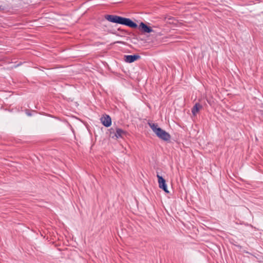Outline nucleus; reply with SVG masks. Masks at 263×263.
<instances>
[{
    "label": "nucleus",
    "instance_id": "obj_1",
    "mask_svg": "<svg viewBox=\"0 0 263 263\" xmlns=\"http://www.w3.org/2000/svg\"><path fill=\"white\" fill-rule=\"evenodd\" d=\"M104 18L110 23L115 24L116 25H121L127 26L133 29L138 27V25L129 18L115 15L105 14Z\"/></svg>",
    "mask_w": 263,
    "mask_h": 263
},
{
    "label": "nucleus",
    "instance_id": "obj_2",
    "mask_svg": "<svg viewBox=\"0 0 263 263\" xmlns=\"http://www.w3.org/2000/svg\"><path fill=\"white\" fill-rule=\"evenodd\" d=\"M161 29L157 27L151 25L149 23V47L158 45L160 40Z\"/></svg>",
    "mask_w": 263,
    "mask_h": 263
},
{
    "label": "nucleus",
    "instance_id": "obj_3",
    "mask_svg": "<svg viewBox=\"0 0 263 263\" xmlns=\"http://www.w3.org/2000/svg\"><path fill=\"white\" fill-rule=\"evenodd\" d=\"M149 126L159 139L165 142L170 141L171 136L170 134L158 127L157 124L149 123Z\"/></svg>",
    "mask_w": 263,
    "mask_h": 263
},
{
    "label": "nucleus",
    "instance_id": "obj_4",
    "mask_svg": "<svg viewBox=\"0 0 263 263\" xmlns=\"http://www.w3.org/2000/svg\"><path fill=\"white\" fill-rule=\"evenodd\" d=\"M109 32L112 34L116 35V36H125L126 35L129 34V33L128 31L122 29L120 27L118 28L117 30L112 29Z\"/></svg>",
    "mask_w": 263,
    "mask_h": 263
},
{
    "label": "nucleus",
    "instance_id": "obj_5",
    "mask_svg": "<svg viewBox=\"0 0 263 263\" xmlns=\"http://www.w3.org/2000/svg\"><path fill=\"white\" fill-rule=\"evenodd\" d=\"M158 179L159 186L160 189L163 190L165 193H168L169 191L167 190V184L165 180L161 176L157 174Z\"/></svg>",
    "mask_w": 263,
    "mask_h": 263
},
{
    "label": "nucleus",
    "instance_id": "obj_6",
    "mask_svg": "<svg viewBox=\"0 0 263 263\" xmlns=\"http://www.w3.org/2000/svg\"><path fill=\"white\" fill-rule=\"evenodd\" d=\"M101 122L106 127H108L111 125V119L108 115H103L100 118Z\"/></svg>",
    "mask_w": 263,
    "mask_h": 263
},
{
    "label": "nucleus",
    "instance_id": "obj_7",
    "mask_svg": "<svg viewBox=\"0 0 263 263\" xmlns=\"http://www.w3.org/2000/svg\"><path fill=\"white\" fill-rule=\"evenodd\" d=\"M140 58V56L138 54H134L131 55H125L124 56V60L125 62L128 63H132L136 61Z\"/></svg>",
    "mask_w": 263,
    "mask_h": 263
},
{
    "label": "nucleus",
    "instance_id": "obj_8",
    "mask_svg": "<svg viewBox=\"0 0 263 263\" xmlns=\"http://www.w3.org/2000/svg\"><path fill=\"white\" fill-rule=\"evenodd\" d=\"M128 135V134L126 131L116 127V134L114 135L115 137V139L124 138V137H127Z\"/></svg>",
    "mask_w": 263,
    "mask_h": 263
},
{
    "label": "nucleus",
    "instance_id": "obj_9",
    "mask_svg": "<svg viewBox=\"0 0 263 263\" xmlns=\"http://www.w3.org/2000/svg\"><path fill=\"white\" fill-rule=\"evenodd\" d=\"M137 28L141 31V33H148V25L143 22H141L139 26L138 25Z\"/></svg>",
    "mask_w": 263,
    "mask_h": 263
},
{
    "label": "nucleus",
    "instance_id": "obj_10",
    "mask_svg": "<svg viewBox=\"0 0 263 263\" xmlns=\"http://www.w3.org/2000/svg\"><path fill=\"white\" fill-rule=\"evenodd\" d=\"M202 108V106L199 103H196L192 108V113L194 116L196 115L197 113L200 109Z\"/></svg>",
    "mask_w": 263,
    "mask_h": 263
},
{
    "label": "nucleus",
    "instance_id": "obj_11",
    "mask_svg": "<svg viewBox=\"0 0 263 263\" xmlns=\"http://www.w3.org/2000/svg\"><path fill=\"white\" fill-rule=\"evenodd\" d=\"M107 134H108L109 137L112 139H115V137L114 135L116 134V128H114L113 127L110 128V129H108V132Z\"/></svg>",
    "mask_w": 263,
    "mask_h": 263
},
{
    "label": "nucleus",
    "instance_id": "obj_12",
    "mask_svg": "<svg viewBox=\"0 0 263 263\" xmlns=\"http://www.w3.org/2000/svg\"><path fill=\"white\" fill-rule=\"evenodd\" d=\"M145 33H140L137 37V39L138 40H141L142 41H143L144 43H146L147 42V40H148V36H145L144 35Z\"/></svg>",
    "mask_w": 263,
    "mask_h": 263
},
{
    "label": "nucleus",
    "instance_id": "obj_13",
    "mask_svg": "<svg viewBox=\"0 0 263 263\" xmlns=\"http://www.w3.org/2000/svg\"><path fill=\"white\" fill-rule=\"evenodd\" d=\"M25 114H26L27 116H28L29 117H31V116H32V112L36 113V112L35 110H29V109H26L25 110Z\"/></svg>",
    "mask_w": 263,
    "mask_h": 263
},
{
    "label": "nucleus",
    "instance_id": "obj_14",
    "mask_svg": "<svg viewBox=\"0 0 263 263\" xmlns=\"http://www.w3.org/2000/svg\"><path fill=\"white\" fill-rule=\"evenodd\" d=\"M165 20H166V21L168 23H173L174 22H173V20H174V18L173 17H171V16H168V17H166L165 18Z\"/></svg>",
    "mask_w": 263,
    "mask_h": 263
},
{
    "label": "nucleus",
    "instance_id": "obj_15",
    "mask_svg": "<svg viewBox=\"0 0 263 263\" xmlns=\"http://www.w3.org/2000/svg\"><path fill=\"white\" fill-rule=\"evenodd\" d=\"M4 9H5V7L2 5H0V11H3Z\"/></svg>",
    "mask_w": 263,
    "mask_h": 263
},
{
    "label": "nucleus",
    "instance_id": "obj_16",
    "mask_svg": "<svg viewBox=\"0 0 263 263\" xmlns=\"http://www.w3.org/2000/svg\"><path fill=\"white\" fill-rule=\"evenodd\" d=\"M261 108H263V104H262ZM260 115L263 116V110H260Z\"/></svg>",
    "mask_w": 263,
    "mask_h": 263
}]
</instances>
